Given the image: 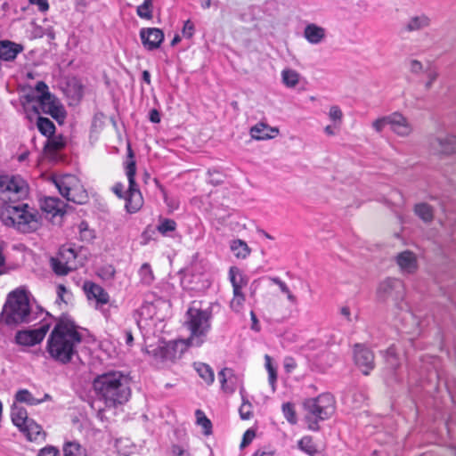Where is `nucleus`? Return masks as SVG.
<instances>
[{
  "label": "nucleus",
  "mask_w": 456,
  "mask_h": 456,
  "mask_svg": "<svg viewBox=\"0 0 456 456\" xmlns=\"http://www.w3.org/2000/svg\"><path fill=\"white\" fill-rule=\"evenodd\" d=\"M81 341L82 335L77 330L74 322L62 316L48 337L46 351L55 362L68 364L75 356L78 357L77 346Z\"/></svg>",
  "instance_id": "obj_1"
},
{
  "label": "nucleus",
  "mask_w": 456,
  "mask_h": 456,
  "mask_svg": "<svg viewBox=\"0 0 456 456\" xmlns=\"http://www.w3.org/2000/svg\"><path fill=\"white\" fill-rule=\"evenodd\" d=\"M95 395L107 407L126 403L131 395L128 376L118 370H109L97 375L93 380Z\"/></svg>",
  "instance_id": "obj_2"
},
{
  "label": "nucleus",
  "mask_w": 456,
  "mask_h": 456,
  "mask_svg": "<svg viewBox=\"0 0 456 456\" xmlns=\"http://www.w3.org/2000/svg\"><path fill=\"white\" fill-rule=\"evenodd\" d=\"M37 319L29 303L28 293L22 289L10 292L0 313V326L16 327Z\"/></svg>",
  "instance_id": "obj_3"
},
{
  "label": "nucleus",
  "mask_w": 456,
  "mask_h": 456,
  "mask_svg": "<svg viewBox=\"0 0 456 456\" xmlns=\"http://www.w3.org/2000/svg\"><path fill=\"white\" fill-rule=\"evenodd\" d=\"M35 94H27L28 102H37L43 113L50 115L59 124H62L67 116V111L60 100L49 92L48 86L44 81L36 84Z\"/></svg>",
  "instance_id": "obj_4"
},
{
  "label": "nucleus",
  "mask_w": 456,
  "mask_h": 456,
  "mask_svg": "<svg viewBox=\"0 0 456 456\" xmlns=\"http://www.w3.org/2000/svg\"><path fill=\"white\" fill-rule=\"evenodd\" d=\"M306 411L305 420L308 428L319 430V421L329 419L334 412V398L330 394H322L315 398L305 399L303 403Z\"/></svg>",
  "instance_id": "obj_5"
},
{
  "label": "nucleus",
  "mask_w": 456,
  "mask_h": 456,
  "mask_svg": "<svg viewBox=\"0 0 456 456\" xmlns=\"http://www.w3.org/2000/svg\"><path fill=\"white\" fill-rule=\"evenodd\" d=\"M27 204H6L0 212L2 222L7 226L16 227L24 232L36 230L37 219L36 214L28 211Z\"/></svg>",
  "instance_id": "obj_6"
},
{
  "label": "nucleus",
  "mask_w": 456,
  "mask_h": 456,
  "mask_svg": "<svg viewBox=\"0 0 456 456\" xmlns=\"http://www.w3.org/2000/svg\"><path fill=\"white\" fill-rule=\"evenodd\" d=\"M211 314L207 310L190 307L186 313L185 325L191 331L187 338L189 346H200L210 330Z\"/></svg>",
  "instance_id": "obj_7"
},
{
  "label": "nucleus",
  "mask_w": 456,
  "mask_h": 456,
  "mask_svg": "<svg viewBox=\"0 0 456 456\" xmlns=\"http://www.w3.org/2000/svg\"><path fill=\"white\" fill-rule=\"evenodd\" d=\"M11 419L19 430L27 437L28 441H37L43 433L42 427L34 419L28 417L26 409L22 406L13 403L11 408Z\"/></svg>",
  "instance_id": "obj_8"
},
{
  "label": "nucleus",
  "mask_w": 456,
  "mask_h": 456,
  "mask_svg": "<svg viewBox=\"0 0 456 456\" xmlns=\"http://www.w3.org/2000/svg\"><path fill=\"white\" fill-rule=\"evenodd\" d=\"M405 295L403 282L395 278H387L379 283L377 297L379 301H393L395 305L401 302Z\"/></svg>",
  "instance_id": "obj_9"
},
{
  "label": "nucleus",
  "mask_w": 456,
  "mask_h": 456,
  "mask_svg": "<svg viewBox=\"0 0 456 456\" xmlns=\"http://www.w3.org/2000/svg\"><path fill=\"white\" fill-rule=\"evenodd\" d=\"M8 200H20L28 194V185L20 175H0V195Z\"/></svg>",
  "instance_id": "obj_10"
},
{
  "label": "nucleus",
  "mask_w": 456,
  "mask_h": 456,
  "mask_svg": "<svg viewBox=\"0 0 456 456\" xmlns=\"http://www.w3.org/2000/svg\"><path fill=\"white\" fill-rule=\"evenodd\" d=\"M177 341L159 342L157 345H150L146 347L145 352L152 357L156 362H165L167 361L174 362L181 356L182 351L178 354Z\"/></svg>",
  "instance_id": "obj_11"
},
{
  "label": "nucleus",
  "mask_w": 456,
  "mask_h": 456,
  "mask_svg": "<svg viewBox=\"0 0 456 456\" xmlns=\"http://www.w3.org/2000/svg\"><path fill=\"white\" fill-rule=\"evenodd\" d=\"M49 322H43L38 329L19 330L15 335V342L20 346H33L39 344L50 329Z\"/></svg>",
  "instance_id": "obj_12"
},
{
  "label": "nucleus",
  "mask_w": 456,
  "mask_h": 456,
  "mask_svg": "<svg viewBox=\"0 0 456 456\" xmlns=\"http://www.w3.org/2000/svg\"><path fill=\"white\" fill-rule=\"evenodd\" d=\"M354 359L364 375H368L374 369V354L363 345L356 344L354 346Z\"/></svg>",
  "instance_id": "obj_13"
},
{
  "label": "nucleus",
  "mask_w": 456,
  "mask_h": 456,
  "mask_svg": "<svg viewBox=\"0 0 456 456\" xmlns=\"http://www.w3.org/2000/svg\"><path fill=\"white\" fill-rule=\"evenodd\" d=\"M140 38L148 51L158 49L164 40V33L157 28H143L140 30Z\"/></svg>",
  "instance_id": "obj_14"
},
{
  "label": "nucleus",
  "mask_w": 456,
  "mask_h": 456,
  "mask_svg": "<svg viewBox=\"0 0 456 456\" xmlns=\"http://www.w3.org/2000/svg\"><path fill=\"white\" fill-rule=\"evenodd\" d=\"M430 147L440 154L456 153V136L446 134L443 136H435L429 139Z\"/></svg>",
  "instance_id": "obj_15"
},
{
  "label": "nucleus",
  "mask_w": 456,
  "mask_h": 456,
  "mask_svg": "<svg viewBox=\"0 0 456 456\" xmlns=\"http://www.w3.org/2000/svg\"><path fill=\"white\" fill-rule=\"evenodd\" d=\"M388 126L399 136H408L412 131L411 125L400 112H394L389 115Z\"/></svg>",
  "instance_id": "obj_16"
},
{
  "label": "nucleus",
  "mask_w": 456,
  "mask_h": 456,
  "mask_svg": "<svg viewBox=\"0 0 456 456\" xmlns=\"http://www.w3.org/2000/svg\"><path fill=\"white\" fill-rule=\"evenodd\" d=\"M395 262L403 273L411 274L418 269L416 255L410 250H404L397 254Z\"/></svg>",
  "instance_id": "obj_17"
},
{
  "label": "nucleus",
  "mask_w": 456,
  "mask_h": 456,
  "mask_svg": "<svg viewBox=\"0 0 456 456\" xmlns=\"http://www.w3.org/2000/svg\"><path fill=\"white\" fill-rule=\"evenodd\" d=\"M83 289L88 299H95L96 302L101 305H104L109 302V294L100 285L91 281H86Z\"/></svg>",
  "instance_id": "obj_18"
},
{
  "label": "nucleus",
  "mask_w": 456,
  "mask_h": 456,
  "mask_svg": "<svg viewBox=\"0 0 456 456\" xmlns=\"http://www.w3.org/2000/svg\"><path fill=\"white\" fill-rule=\"evenodd\" d=\"M127 158L128 160L126 161V174L128 179L129 185L128 190L127 191H126V193L140 191L138 185L135 183L136 164L135 161L134 160V152L130 145H128L127 148Z\"/></svg>",
  "instance_id": "obj_19"
},
{
  "label": "nucleus",
  "mask_w": 456,
  "mask_h": 456,
  "mask_svg": "<svg viewBox=\"0 0 456 456\" xmlns=\"http://www.w3.org/2000/svg\"><path fill=\"white\" fill-rule=\"evenodd\" d=\"M65 206V203L56 197H45L41 202L42 210L52 216H63Z\"/></svg>",
  "instance_id": "obj_20"
},
{
  "label": "nucleus",
  "mask_w": 456,
  "mask_h": 456,
  "mask_svg": "<svg viewBox=\"0 0 456 456\" xmlns=\"http://www.w3.org/2000/svg\"><path fill=\"white\" fill-rule=\"evenodd\" d=\"M23 51V46L12 41H0V59L5 61H13Z\"/></svg>",
  "instance_id": "obj_21"
},
{
  "label": "nucleus",
  "mask_w": 456,
  "mask_h": 456,
  "mask_svg": "<svg viewBox=\"0 0 456 456\" xmlns=\"http://www.w3.org/2000/svg\"><path fill=\"white\" fill-rule=\"evenodd\" d=\"M249 133L253 139L261 141L273 138L279 133V129L260 122L252 126Z\"/></svg>",
  "instance_id": "obj_22"
},
{
  "label": "nucleus",
  "mask_w": 456,
  "mask_h": 456,
  "mask_svg": "<svg viewBox=\"0 0 456 456\" xmlns=\"http://www.w3.org/2000/svg\"><path fill=\"white\" fill-rule=\"evenodd\" d=\"M431 25V19L425 13L414 15L409 18L404 25V29L407 32L419 31L429 28Z\"/></svg>",
  "instance_id": "obj_23"
},
{
  "label": "nucleus",
  "mask_w": 456,
  "mask_h": 456,
  "mask_svg": "<svg viewBox=\"0 0 456 456\" xmlns=\"http://www.w3.org/2000/svg\"><path fill=\"white\" fill-rule=\"evenodd\" d=\"M305 38L313 45L320 44L326 37L325 28L314 23H310L304 29Z\"/></svg>",
  "instance_id": "obj_24"
},
{
  "label": "nucleus",
  "mask_w": 456,
  "mask_h": 456,
  "mask_svg": "<svg viewBox=\"0 0 456 456\" xmlns=\"http://www.w3.org/2000/svg\"><path fill=\"white\" fill-rule=\"evenodd\" d=\"M74 180L75 177L71 175H63L61 176H53L52 178V181L58 189L60 194L66 199L74 190L71 187L72 181Z\"/></svg>",
  "instance_id": "obj_25"
},
{
  "label": "nucleus",
  "mask_w": 456,
  "mask_h": 456,
  "mask_svg": "<svg viewBox=\"0 0 456 456\" xmlns=\"http://www.w3.org/2000/svg\"><path fill=\"white\" fill-rule=\"evenodd\" d=\"M125 200L126 210L130 214L136 213L138 210H140L143 204V199L141 191L126 193Z\"/></svg>",
  "instance_id": "obj_26"
},
{
  "label": "nucleus",
  "mask_w": 456,
  "mask_h": 456,
  "mask_svg": "<svg viewBox=\"0 0 456 456\" xmlns=\"http://www.w3.org/2000/svg\"><path fill=\"white\" fill-rule=\"evenodd\" d=\"M56 257L64 262V264L69 265L72 270L76 268L77 253L71 247L66 245L61 246L59 248Z\"/></svg>",
  "instance_id": "obj_27"
},
{
  "label": "nucleus",
  "mask_w": 456,
  "mask_h": 456,
  "mask_svg": "<svg viewBox=\"0 0 456 456\" xmlns=\"http://www.w3.org/2000/svg\"><path fill=\"white\" fill-rule=\"evenodd\" d=\"M415 215L421 219L424 223H431L434 219V208L428 203H418L414 206Z\"/></svg>",
  "instance_id": "obj_28"
},
{
  "label": "nucleus",
  "mask_w": 456,
  "mask_h": 456,
  "mask_svg": "<svg viewBox=\"0 0 456 456\" xmlns=\"http://www.w3.org/2000/svg\"><path fill=\"white\" fill-rule=\"evenodd\" d=\"M229 278L232 285L233 292H235V287H238V292H242L241 289L247 285V279L236 266H232L229 270Z\"/></svg>",
  "instance_id": "obj_29"
},
{
  "label": "nucleus",
  "mask_w": 456,
  "mask_h": 456,
  "mask_svg": "<svg viewBox=\"0 0 456 456\" xmlns=\"http://www.w3.org/2000/svg\"><path fill=\"white\" fill-rule=\"evenodd\" d=\"M48 398H50V395L45 394V400ZM15 400L19 403H25L28 405H37L44 402V399H36L28 389H20L17 391L15 394Z\"/></svg>",
  "instance_id": "obj_30"
},
{
  "label": "nucleus",
  "mask_w": 456,
  "mask_h": 456,
  "mask_svg": "<svg viewBox=\"0 0 456 456\" xmlns=\"http://www.w3.org/2000/svg\"><path fill=\"white\" fill-rule=\"evenodd\" d=\"M298 448L310 456H320L321 452L317 449L311 436H304L297 443Z\"/></svg>",
  "instance_id": "obj_31"
},
{
  "label": "nucleus",
  "mask_w": 456,
  "mask_h": 456,
  "mask_svg": "<svg viewBox=\"0 0 456 456\" xmlns=\"http://www.w3.org/2000/svg\"><path fill=\"white\" fill-rule=\"evenodd\" d=\"M194 367L200 377L208 384L211 385L214 382L215 375L212 368L203 362H195Z\"/></svg>",
  "instance_id": "obj_32"
},
{
  "label": "nucleus",
  "mask_w": 456,
  "mask_h": 456,
  "mask_svg": "<svg viewBox=\"0 0 456 456\" xmlns=\"http://www.w3.org/2000/svg\"><path fill=\"white\" fill-rule=\"evenodd\" d=\"M64 456H87L86 450L75 441L66 442L63 445Z\"/></svg>",
  "instance_id": "obj_33"
},
{
  "label": "nucleus",
  "mask_w": 456,
  "mask_h": 456,
  "mask_svg": "<svg viewBox=\"0 0 456 456\" xmlns=\"http://www.w3.org/2000/svg\"><path fill=\"white\" fill-rule=\"evenodd\" d=\"M231 250L234 253L238 258H246L249 253L250 248L248 244L242 240H234L231 243Z\"/></svg>",
  "instance_id": "obj_34"
},
{
  "label": "nucleus",
  "mask_w": 456,
  "mask_h": 456,
  "mask_svg": "<svg viewBox=\"0 0 456 456\" xmlns=\"http://www.w3.org/2000/svg\"><path fill=\"white\" fill-rule=\"evenodd\" d=\"M66 145V141L62 135L49 137L45 144V151L47 152H55L63 149Z\"/></svg>",
  "instance_id": "obj_35"
},
{
  "label": "nucleus",
  "mask_w": 456,
  "mask_h": 456,
  "mask_svg": "<svg viewBox=\"0 0 456 456\" xmlns=\"http://www.w3.org/2000/svg\"><path fill=\"white\" fill-rule=\"evenodd\" d=\"M38 131L45 136L50 137L55 132L54 124L47 118L39 117L37 122Z\"/></svg>",
  "instance_id": "obj_36"
},
{
  "label": "nucleus",
  "mask_w": 456,
  "mask_h": 456,
  "mask_svg": "<svg viewBox=\"0 0 456 456\" xmlns=\"http://www.w3.org/2000/svg\"><path fill=\"white\" fill-rule=\"evenodd\" d=\"M50 265L52 270L56 275L63 276L67 275L72 269L64 264L61 259H58L56 256H53L50 258Z\"/></svg>",
  "instance_id": "obj_37"
},
{
  "label": "nucleus",
  "mask_w": 456,
  "mask_h": 456,
  "mask_svg": "<svg viewBox=\"0 0 456 456\" xmlns=\"http://www.w3.org/2000/svg\"><path fill=\"white\" fill-rule=\"evenodd\" d=\"M281 77L283 84L288 87H295L299 81V74L290 69L282 70Z\"/></svg>",
  "instance_id": "obj_38"
},
{
  "label": "nucleus",
  "mask_w": 456,
  "mask_h": 456,
  "mask_svg": "<svg viewBox=\"0 0 456 456\" xmlns=\"http://www.w3.org/2000/svg\"><path fill=\"white\" fill-rule=\"evenodd\" d=\"M232 369L224 368L218 372V377L221 382V388L227 394H232L236 390L235 385H227L228 375H230Z\"/></svg>",
  "instance_id": "obj_39"
},
{
  "label": "nucleus",
  "mask_w": 456,
  "mask_h": 456,
  "mask_svg": "<svg viewBox=\"0 0 456 456\" xmlns=\"http://www.w3.org/2000/svg\"><path fill=\"white\" fill-rule=\"evenodd\" d=\"M195 414L197 418V424L202 427L204 435H210L212 433V423L210 419L207 418L201 410H197Z\"/></svg>",
  "instance_id": "obj_40"
},
{
  "label": "nucleus",
  "mask_w": 456,
  "mask_h": 456,
  "mask_svg": "<svg viewBox=\"0 0 456 456\" xmlns=\"http://www.w3.org/2000/svg\"><path fill=\"white\" fill-rule=\"evenodd\" d=\"M269 280L273 283L276 284L282 293L286 294L287 298L290 303H297V297L291 293L287 284L284 281H282L279 277H270Z\"/></svg>",
  "instance_id": "obj_41"
},
{
  "label": "nucleus",
  "mask_w": 456,
  "mask_h": 456,
  "mask_svg": "<svg viewBox=\"0 0 456 456\" xmlns=\"http://www.w3.org/2000/svg\"><path fill=\"white\" fill-rule=\"evenodd\" d=\"M152 3L153 0H144L143 3L137 7V15L140 18L151 20L152 18Z\"/></svg>",
  "instance_id": "obj_42"
},
{
  "label": "nucleus",
  "mask_w": 456,
  "mask_h": 456,
  "mask_svg": "<svg viewBox=\"0 0 456 456\" xmlns=\"http://www.w3.org/2000/svg\"><path fill=\"white\" fill-rule=\"evenodd\" d=\"M176 229V223L173 219L164 218L160 219L157 230L163 235H167L170 232H174Z\"/></svg>",
  "instance_id": "obj_43"
},
{
  "label": "nucleus",
  "mask_w": 456,
  "mask_h": 456,
  "mask_svg": "<svg viewBox=\"0 0 456 456\" xmlns=\"http://www.w3.org/2000/svg\"><path fill=\"white\" fill-rule=\"evenodd\" d=\"M139 275L141 278V281L147 285H150L154 280V275L151 268V265L147 263H144L141 266L139 270Z\"/></svg>",
  "instance_id": "obj_44"
},
{
  "label": "nucleus",
  "mask_w": 456,
  "mask_h": 456,
  "mask_svg": "<svg viewBox=\"0 0 456 456\" xmlns=\"http://www.w3.org/2000/svg\"><path fill=\"white\" fill-rule=\"evenodd\" d=\"M386 354L387 368L389 369L392 373H394L399 366V362L395 353L394 347H389Z\"/></svg>",
  "instance_id": "obj_45"
},
{
  "label": "nucleus",
  "mask_w": 456,
  "mask_h": 456,
  "mask_svg": "<svg viewBox=\"0 0 456 456\" xmlns=\"http://www.w3.org/2000/svg\"><path fill=\"white\" fill-rule=\"evenodd\" d=\"M425 74L427 77V81L425 82L426 90H430L434 82L438 78L439 72L436 67L428 66L425 69Z\"/></svg>",
  "instance_id": "obj_46"
},
{
  "label": "nucleus",
  "mask_w": 456,
  "mask_h": 456,
  "mask_svg": "<svg viewBox=\"0 0 456 456\" xmlns=\"http://www.w3.org/2000/svg\"><path fill=\"white\" fill-rule=\"evenodd\" d=\"M67 200L72 201L76 204L82 205L87 202L88 194L85 190H81L77 192H76L75 190H73L69 196L67 198Z\"/></svg>",
  "instance_id": "obj_47"
},
{
  "label": "nucleus",
  "mask_w": 456,
  "mask_h": 456,
  "mask_svg": "<svg viewBox=\"0 0 456 456\" xmlns=\"http://www.w3.org/2000/svg\"><path fill=\"white\" fill-rule=\"evenodd\" d=\"M282 412L285 419L290 424L297 423V416L294 409V405L291 403H285L282 404Z\"/></svg>",
  "instance_id": "obj_48"
},
{
  "label": "nucleus",
  "mask_w": 456,
  "mask_h": 456,
  "mask_svg": "<svg viewBox=\"0 0 456 456\" xmlns=\"http://www.w3.org/2000/svg\"><path fill=\"white\" fill-rule=\"evenodd\" d=\"M244 301V294L242 292H238V287H235V292H233V298L231 301V308L235 312H240Z\"/></svg>",
  "instance_id": "obj_49"
},
{
  "label": "nucleus",
  "mask_w": 456,
  "mask_h": 456,
  "mask_svg": "<svg viewBox=\"0 0 456 456\" xmlns=\"http://www.w3.org/2000/svg\"><path fill=\"white\" fill-rule=\"evenodd\" d=\"M265 359V367L267 369L268 376H269L268 377L269 383L272 386L273 389L274 390V385H275V382L277 379V371H276L275 368L272 365L271 357L266 354Z\"/></svg>",
  "instance_id": "obj_50"
},
{
  "label": "nucleus",
  "mask_w": 456,
  "mask_h": 456,
  "mask_svg": "<svg viewBox=\"0 0 456 456\" xmlns=\"http://www.w3.org/2000/svg\"><path fill=\"white\" fill-rule=\"evenodd\" d=\"M425 68L423 64L415 59L409 61V70L413 75H419L421 73H425Z\"/></svg>",
  "instance_id": "obj_51"
},
{
  "label": "nucleus",
  "mask_w": 456,
  "mask_h": 456,
  "mask_svg": "<svg viewBox=\"0 0 456 456\" xmlns=\"http://www.w3.org/2000/svg\"><path fill=\"white\" fill-rule=\"evenodd\" d=\"M243 403L240 407V416L242 419H249L252 413L250 411L251 404L247 401H245L244 397L242 396Z\"/></svg>",
  "instance_id": "obj_52"
},
{
  "label": "nucleus",
  "mask_w": 456,
  "mask_h": 456,
  "mask_svg": "<svg viewBox=\"0 0 456 456\" xmlns=\"http://www.w3.org/2000/svg\"><path fill=\"white\" fill-rule=\"evenodd\" d=\"M388 118H389V115L377 118L376 120L373 121L372 127L378 133L382 132L384 127L386 126H388Z\"/></svg>",
  "instance_id": "obj_53"
},
{
  "label": "nucleus",
  "mask_w": 456,
  "mask_h": 456,
  "mask_svg": "<svg viewBox=\"0 0 456 456\" xmlns=\"http://www.w3.org/2000/svg\"><path fill=\"white\" fill-rule=\"evenodd\" d=\"M255 436V431L253 429H248L243 435L242 441L240 443V447L244 448L248 446L252 442Z\"/></svg>",
  "instance_id": "obj_54"
},
{
  "label": "nucleus",
  "mask_w": 456,
  "mask_h": 456,
  "mask_svg": "<svg viewBox=\"0 0 456 456\" xmlns=\"http://www.w3.org/2000/svg\"><path fill=\"white\" fill-rule=\"evenodd\" d=\"M227 385H235L236 387L238 386H240V394H242V392L244 390L243 386H242V381L233 373L232 370H231L230 375H228Z\"/></svg>",
  "instance_id": "obj_55"
},
{
  "label": "nucleus",
  "mask_w": 456,
  "mask_h": 456,
  "mask_svg": "<svg viewBox=\"0 0 456 456\" xmlns=\"http://www.w3.org/2000/svg\"><path fill=\"white\" fill-rule=\"evenodd\" d=\"M37 456H59V450L53 446H46L39 451Z\"/></svg>",
  "instance_id": "obj_56"
},
{
  "label": "nucleus",
  "mask_w": 456,
  "mask_h": 456,
  "mask_svg": "<svg viewBox=\"0 0 456 456\" xmlns=\"http://www.w3.org/2000/svg\"><path fill=\"white\" fill-rule=\"evenodd\" d=\"M173 456H191L189 451L182 445L174 444L172 446Z\"/></svg>",
  "instance_id": "obj_57"
},
{
  "label": "nucleus",
  "mask_w": 456,
  "mask_h": 456,
  "mask_svg": "<svg viewBox=\"0 0 456 456\" xmlns=\"http://www.w3.org/2000/svg\"><path fill=\"white\" fill-rule=\"evenodd\" d=\"M194 34V25L191 20H186L184 22L183 28V35L187 37L191 38Z\"/></svg>",
  "instance_id": "obj_58"
},
{
  "label": "nucleus",
  "mask_w": 456,
  "mask_h": 456,
  "mask_svg": "<svg viewBox=\"0 0 456 456\" xmlns=\"http://www.w3.org/2000/svg\"><path fill=\"white\" fill-rule=\"evenodd\" d=\"M329 116L333 121H340L342 118V111L338 106H332L330 109Z\"/></svg>",
  "instance_id": "obj_59"
},
{
  "label": "nucleus",
  "mask_w": 456,
  "mask_h": 456,
  "mask_svg": "<svg viewBox=\"0 0 456 456\" xmlns=\"http://www.w3.org/2000/svg\"><path fill=\"white\" fill-rule=\"evenodd\" d=\"M125 186L122 183H116L112 187V191L119 198L125 199L126 192L124 191Z\"/></svg>",
  "instance_id": "obj_60"
},
{
  "label": "nucleus",
  "mask_w": 456,
  "mask_h": 456,
  "mask_svg": "<svg viewBox=\"0 0 456 456\" xmlns=\"http://www.w3.org/2000/svg\"><path fill=\"white\" fill-rule=\"evenodd\" d=\"M32 4H37L40 12H45L49 9L47 0H29Z\"/></svg>",
  "instance_id": "obj_61"
},
{
  "label": "nucleus",
  "mask_w": 456,
  "mask_h": 456,
  "mask_svg": "<svg viewBox=\"0 0 456 456\" xmlns=\"http://www.w3.org/2000/svg\"><path fill=\"white\" fill-rule=\"evenodd\" d=\"M149 118L152 123H159L160 122V114L156 109H152L150 110Z\"/></svg>",
  "instance_id": "obj_62"
},
{
  "label": "nucleus",
  "mask_w": 456,
  "mask_h": 456,
  "mask_svg": "<svg viewBox=\"0 0 456 456\" xmlns=\"http://www.w3.org/2000/svg\"><path fill=\"white\" fill-rule=\"evenodd\" d=\"M250 317H251V321H252L251 329L253 330L259 331L260 330V325L258 323V320H257L256 315L254 313V311L250 312Z\"/></svg>",
  "instance_id": "obj_63"
},
{
  "label": "nucleus",
  "mask_w": 456,
  "mask_h": 456,
  "mask_svg": "<svg viewBox=\"0 0 456 456\" xmlns=\"http://www.w3.org/2000/svg\"><path fill=\"white\" fill-rule=\"evenodd\" d=\"M252 456H273V452L266 449H258Z\"/></svg>",
  "instance_id": "obj_64"
}]
</instances>
